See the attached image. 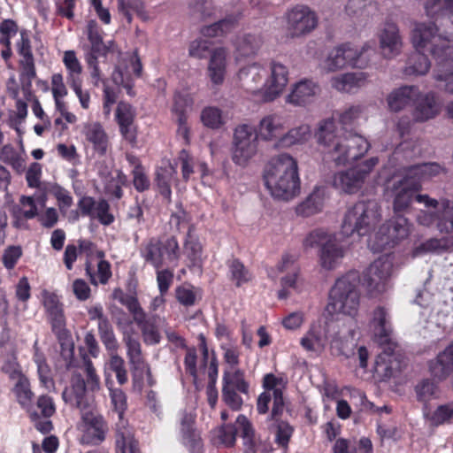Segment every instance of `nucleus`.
<instances>
[{
    "instance_id": "nucleus-46",
    "label": "nucleus",
    "mask_w": 453,
    "mask_h": 453,
    "mask_svg": "<svg viewBox=\"0 0 453 453\" xmlns=\"http://www.w3.org/2000/svg\"><path fill=\"white\" fill-rule=\"evenodd\" d=\"M87 35L91 43V50L96 53L102 51H114L115 44L112 41L108 42L106 45L103 42L99 27L96 20H89L87 24Z\"/></svg>"
},
{
    "instance_id": "nucleus-3",
    "label": "nucleus",
    "mask_w": 453,
    "mask_h": 453,
    "mask_svg": "<svg viewBox=\"0 0 453 453\" xmlns=\"http://www.w3.org/2000/svg\"><path fill=\"white\" fill-rule=\"evenodd\" d=\"M263 179L266 189L274 199L288 202L300 194L298 163L288 153L279 154L268 161Z\"/></svg>"
},
{
    "instance_id": "nucleus-62",
    "label": "nucleus",
    "mask_w": 453,
    "mask_h": 453,
    "mask_svg": "<svg viewBox=\"0 0 453 453\" xmlns=\"http://www.w3.org/2000/svg\"><path fill=\"white\" fill-rule=\"evenodd\" d=\"M176 298L180 303L189 306L201 298V290L194 286L183 284L176 289Z\"/></svg>"
},
{
    "instance_id": "nucleus-26",
    "label": "nucleus",
    "mask_w": 453,
    "mask_h": 453,
    "mask_svg": "<svg viewBox=\"0 0 453 453\" xmlns=\"http://www.w3.org/2000/svg\"><path fill=\"white\" fill-rule=\"evenodd\" d=\"M369 75L364 72H349L333 76L331 87L344 93H356L368 83Z\"/></svg>"
},
{
    "instance_id": "nucleus-19",
    "label": "nucleus",
    "mask_w": 453,
    "mask_h": 453,
    "mask_svg": "<svg viewBox=\"0 0 453 453\" xmlns=\"http://www.w3.org/2000/svg\"><path fill=\"white\" fill-rule=\"evenodd\" d=\"M315 13L306 6H296L287 13V31L292 37L310 33L317 26Z\"/></svg>"
},
{
    "instance_id": "nucleus-24",
    "label": "nucleus",
    "mask_w": 453,
    "mask_h": 453,
    "mask_svg": "<svg viewBox=\"0 0 453 453\" xmlns=\"http://www.w3.org/2000/svg\"><path fill=\"white\" fill-rule=\"evenodd\" d=\"M287 119L279 113H270L264 116L258 125L257 134L262 141L278 142L286 128Z\"/></svg>"
},
{
    "instance_id": "nucleus-13",
    "label": "nucleus",
    "mask_w": 453,
    "mask_h": 453,
    "mask_svg": "<svg viewBox=\"0 0 453 453\" xmlns=\"http://www.w3.org/2000/svg\"><path fill=\"white\" fill-rule=\"evenodd\" d=\"M395 273V256L387 253L375 259L368 267L365 280L368 291L372 294H381L390 286Z\"/></svg>"
},
{
    "instance_id": "nucleus-16",
    "label": "nucleus",
    "mask_w": 453,
    "mask_h": 453,
    "mask_svg": "<svg viewBox=\"0 0 453 453\" xmlns=\"http://www.w3.org/2000/svg\"><path fill=\"white\" fill-rule=\"evenodd\" d=\"M286 382L281 377L273 373L265 374L263 379L264 392L257 398V410L260 414H265L269 410V403L273 399L272 418H275L283 411V389Z\"/></svg>"
},
{
    "instance_id": "nucleus-12",
    "label": "nucleus",
    "mask_w": 453,
    "mask_h": 453,
    "mask_svg": "<svg viewBox=\"0 0 453 453\" xmlns=\"http://www.w3.org/2000/svg\"><path fill=\"white\" fill-rule=\"evenodd\" d=\"M410 234L408 219L396 216L388 223L383 224L379 230L369 238L368 245L374 252L391 248Z\"/></svg>"
},
{
    "instance_id": "nucleus-27",
    "label": "nucleus",
    "mask_w": 453,
    "mask_h": 453,
    "mask_svg": "<svg viewBox=\"0 0 453 453\" xmlns=\"http://www.w3.org/2000/svg\"><path fill=\"white\" fill-rule=\"evenodd\" d=\"M418 96L419 89L416 86H402L394 88L386 97L387 108L391 112H399L408 107Z\"/></svg>"
},
{
    "instance_id": "nucleus-42",
    "label": "nucleus",
    "mask_w": 453,
    "mask_h": 453,
    "mask_svg": "<svg viewBox=\"0 0 453 453\" xmlns=\"http://www.w3.org/2000/svg\"><path fill=\"white\" fill-rule=\"evenodd\" d=\"M134 320L142 332L144 342L148 344H157L160 341V334L155 317L146 318V313H134Z\"/></svg>"
},
{
    "instance_id": "nucleus-60",
    "label": "nucleus",
    "mask_w": 453,
    "mask_h": 453,
    "mask_svg": "<svg viewBox=\"0 0 453 453\" xmlns=\"http://www.w3.org/2000/svg\"><path fill=\"white\" fill-rule=\"evenodd\" d=\"M201 121L210 128L218 129L225 124L221 110L217 107H206L201 112Z\"/></svg>"
},
{
    "instance_id": "nucleus-32",
    "label": "nucleus",
    "mask_w": 453,
    "mask_h": 453,
    "mask_svg": "<svg viewBox=\"0 0 453 453\" xmlns=\"http://www.w3.org/2000/svg\"><path fill=\"white\" fill-rule=\"evenodd\" d=\"M453 49L436 59L437 66L434 78L438 88L447 93L453 94V60L450 58Z\"/></svg>"
},
{
    "instance_id": "nucleus-50",
    "label": "nucleus",
    "mask_w": 453,
    "mask_h": 453,
    "mask_svg": "<svg viewBox=\"0 0 453 453\" xmlns=\"http://www.w3.org/2000/svg\"><path fill=\"white\" fill-rule=\"evenodd\" d=\"M117 453H140L138 442L134 439L129 429L123 427L116 431Z\"/></svg>"
},
{
    "instance_id": "nucleus-52",
    "label": "nucleus",
    "mask_w": 453,
    "mask_h": 453,
    "mask_svg": "<svg viewBox=\"0 0 453 453\" xmlns=\"http://www.w3.org/2000/svg\"><path fill=\"white\" fill-rule=\"evenodd\" d=\"M228 270L230 280L236 287H241L252 280L250 270L238 259L229 261Z\"/></svg>"
},
{
    "instance_id": "nucleus-28",
    "label": "nucleus",
    "mask_w": 453,
    "mask_h": 453,
    "mask_svg": "<svg viewBox=\"0 0 453 453\" xmlns=\"http://www.w3.org/2000/svg\"><path fill=\"white\" fill-rule=\"evenodd\" d=\"M228 51L224 47H219L214 49L211 52L207 74L211 82L215 86L222 85L227 66Z\"/></svg>"
},
{
    "instance_id": "nucleus-29",
    "label": "nucleus",
    "mask_w": 453,
    "mask_h": 453,
    "mask_svg": "<svg viewBox=\"0 0 453 453\" xmlns=\"http://www.w3.org/2000/svg\"><path fill=\"white\" fill-rule=\"evenodd\" d=\"M81 134L85 140L90 143L94 150L99 155H104L109 147L110 141L103 126L96 121L87 122L82 125Z\"/></svg>"
},
{
    "instance_id": "nucleus-36",
    "label": "nucleus",
    "mask_w": 453,
    "mask_h": 453,
    "mask_svg": "<svg viewBox=\"0 0 453 453\" xmlns=\"http://www.w3.org/2000/svg\"><path fill=\"white\" fill-rule=\"evenodd\" d=\"M236 425L243 439V453H257L262 447L263 441L256 435L251 423L244 415H239L236 418Z\"/></svg>"
},
{
    "instance_id": "nucleus-61",
    "label": "nucleus",
    "mask_w": 453,
    "mask_h": 453,
    "mask_svg": "<svg viewBox=\"0 0 453 453\" xmlns=\"http://www.w3.org/2000/svg\"><path fill=\"white\" fill-rule=\"evenodd\" d=\"M434 426L453 424V403L441 404L429 417Z\"/></svg>"
},
{
    "instance_id": "nucleus-37",
    "label": "nucleus",
    "mask_w": 453,
    "mask_h": 453,
    "mask_svg": "<svg viewBox=\"0 0 453 453\" xmlns=\"http://www.w3.org/2000/svg\"><path fill=\"white\" fill-rule=\"evenodd\" d=\"M236 425L243 439V453H257L262 447L263 441L256 435L251 423L244 415H239L236 418Z\"/></svg>"
},
{
    "instance_id": "nucleus-22",
    "label": "nucleus",
    "mask_w": 453,
    "mask_h": 453,
    "mask_svg": "<svg viewBox=\"0 0 453 453\" xmlns=\"http://www.w3.org/2000/svg\"><path fill=\"white\" fill-rule=\"evenodd\" d=\"M400 179L394 183L395 196L393 201L394 211L403 212L407 211L412 202L416 200V196L419 194L417 192L418 188H414L411 180H406L407 177L399 171Z\"/></svg>"
},
{
    "instance_id": "nucleus-14",
    "label": "nucleus",
    "mask_w": 453,
    "mask_h": 453,
    "mask_svg": "<svg viewBox=\"0 0 453 453\" xmlns=\"http://www.w3.org/2000/svg\"><path fill=\"white\" fill-rule=\"evenodd\" d=\"M370 329L373 334L374 341L380 345H386L383 354H380L375 361V371L383 376L391 375V367L388 365L386 357H389L395 348L391 338V326L386 319L385 313L378 315L370 323Z\"/></svg>"
},
{
    "instance_id": "nucleus-10",
    "label": "nucleus",
    "mask_w": 453,
    "mask_h": 453,
    "mask_svg": "<svg viewBox=\"0 0 453 453\" xmlns=\"http://www.w3.org/2000/svg\"><path fill=\"white\" fill-rule=\"evenodd\" d=\"M378 164L379 158L372 157L347 170L340 171L333 177V186L342 192L355 194L363 188Z\"/></svg>"
},
{
    "instance_id": "nucleus-33",
    "label": "nucleus",
    "mask_w": 453,
    "mask_h": 453,
    "mask_svg": "<svg viewBox=\"0 0 453 453\" xmlns=\"http://www.w3.org/2000/svg\"><path fill=\"white\" fill-rule=\"evenodd\" d=\"M62 396L65 403L79 408L81 411L86 410L88 407L86 384L80 374H75L72 377L71 387L65 389Z\"/></svg>"
},
{
    "instance_id": "nucleus-48",
    "label": "nucleus",
    "mask_w": 453,
    "mask_h": 453,
    "mask_svg": "<svg viewBox=\"0 0 453 453\" xmlns=\"http://www.w3.org/2000/svg\"><path fill=\"white\" fill-rule=\"evenodd\" d=\"M12 392L17 402L21 405V407L26 409L27 411H30L34 393L30 388L29 380L26 376L19 377V379L15 380Z\"/></svg>"
},
{
    "instance_id": "nucleus-57",
    "label": "nucleus",
    "mask_w": 453,
    "mask_h": 453,
    "mask_svg": "<svg viewBox=\"0 0 453 453\" xmlns=\"http://www.w3.org/2000/svg\"><path fill=\"white\" fill-rule=\"evenodd\" d=\"M98 329L100 338L105 349L110 352L118 351L119 344L113 334L112 328L109 322L103 319L102 316H98Z\"/></svg>"
},
{
    "instance_id": "nucleus-2",
    "label": "nucleus",
    "mask_w": 453,
    "mask_h": 453,
    "mask_svg": "<svg viewBox=\"0 0 453 453\" xmlns=\"http://www.w3.org/2000/svg\"><path fill=\"white\" fill-rule=\"evenodd\" d=\"M242 88L268 102L277 98L288 82V70L280 62L273 61L266 69L260 63H251L242 67L237 73Z\"/></svg>"
},
{
    "instance_id": "nucleus-34",
    "label": "nucleus",
    "mask_w": 453,
    "mask_h": 453,
    "mask_svg": "<svg viewBox=\"0 0 453 453\" xmlns=\"http://www.w3.org/2000/svg\"><path fill=\"white\" fill-rule=\"evenodd\" d=\"M429 370L434 379L438 381L446 380L453 372V343L448 346L429 364Z\"/></svg>"
},
{
    "instance_id": "nucleus-11",
    "label": "nucleus",
    "mask_w": 453,
    "mask_h": 453,
    "mask_svg": "<svg viewBox=\"0 0 453 453\" xmlns=\"http://www.w3.org/2000/svg\"><path fill=\"white\" fill-rule=\"evenodd\" d=\"M258 135L254 127L242 124L235 127L232 142L231 157L242 167L249 165L258 152Z\"/></svg>"
},
{
    "instance_id": "nucleus-30",
    "label": "nucleus",
    "mask_w": 453,
    "mask_h": 453,
    "mask_svg": "<svg viewBox=\"0 0 453 453\" xmlns=\"http://www.w3.org/2000/svg\"><path fill=\"white\" fill-rule=\"evenodd\" d=\"M124 341L128 363L134 376L142 378L146 374L150 378V370L142 353L141 343L131 336L126 337Z\"/></svg>"
},
{
    "instance_id": "nucleus-1",
    "label": "nucleus",
    "mask_w": 453,
    "mask_h": 453,
    "mask_svg": "<svg viewBox=\"0 0 453 453\" xmlns=\"http://www.w3.org/2000/svg\"><path fill=\"white\" fill-rule=\"evenodd\" d=\"M315 137L328 158L336 165H345L360 159L371 148L366 138L356 134H347L334 119L319 121Z\"/></svg>"
},
{
    "instance_id": "nucleus-58",
    "label": "nucleus",
    "mask_w": 453,
    "mask_h": 453,
    "mask_svg": "<svg viewBox=\"0 0 453 453\" xmlns=\"http://www.w3.org/2000/svg\"><path fill=\"white\" fill-rule=\"evenodd\" d=\"M424 5L429 16L449 15L453 18V0H426Z\"/></svg>"
},
{
    "instance_id": "nucleus-35",
    "label": "nucleus",
    "mask_w": 453,
    "mask_h": 453,
    "mask_svg": "<svg viewBox=\"0 0 453 453\" xmlns=\"http://www.w3.org/2000/svg\"><path fill=\"white\" fill-rule=\"evenodd\" d=\"M115 115L121 134L125 139L133 142L135 138L134 128L133 126L134 119V111L133 107L127 103L120 102L117 106Z\"/></svg>"
},
{
    "instance_id": "nucleus-41",
    "label": "nucleus",
    "mask_w": 453,
    "mask_h": 453,
    "mask_svg": "<svg viewBox=\"0 0 453 453\" xmlns=\"http://www.w3.org/2000/svg\"><path fill=\"white\" fill-rule=\"evenodd\" d=\"M184 254L188 260L189 267L201 269L203 264V248L198 238L192 233L191 227L188 229L184 243Z\"/></svg>"
},
{
    "instance_id": "nucleus-55",
    "label": "nucleus",
    "mask_w": 453,
    "mask_h": 453,
    "mask_svg": "<svg viewBox=\"0 0 453 453\" xmlns=\"http://www.w3.org/2000/svg\"><path fill=\"white\" fill-rule=\"evenodd\" d=\"M160 252L162 254L163 265L177 264L180 257L179 243L175 237H168L161 240Z\"/></svg>"
},
{
    "instance_id": "nucleus-18",
    "label": "nucleus",
    "mask_w": 453,
    "mask_h": 453,
    "mask_svg": "<svg viewBox=\"0 0 453 453\" xmlns=\"http://www.w3.org/2000/svg\"><path fill=\"white\" fill-rule=\"evenodd\" d=\"M80 248L89 257L86 263V272L91 283L95 285L98 282L107 283L111 277V271L110 263L103 259L104 253L101 250H95L93 243L88 241H82Z\"/></svg>"
},
{
    "instance_id": "nucleus-4",
    "label": "nucleus",
    "mask_w": 453,
    "mask_h": 453,
    "mask_svg": "<svg viewBox=\"0 0 453 453\" xmlns=\"http://www.w3.org/2000/svg\"><path fill=\"white\" fill-rule=\"evenodd\" d=\"M305 250L319 247V265L327 271L335 269L345 256V247L336 234L323 228L310 232L303 241Z\"/></svg>"
},
{
    "instance_id": "nucleus-56",
    "label": "nucleus",
    "mask_w": 453,
    "mask_h": 453,
    "mask_svg": "<svg viewBox=\"0 0 453 453\" xmlns=\"http://www.w3.org/2000/svg\"><path fill=\"white\" fill-rule=\"evenodd\" d=\"M176 173L175 167L170 163L165 167H161L157 173V180L160 192L166 198L170 197V185L175 178Z\"/></svg>"
},
{
    "instance_id": "nucleus-31",
    "label": "nucleus",
    "mask_w": 453,
    "mask_h": 453,
    "mask_svg": "<svg viewBox=\"0 0 453 453\" xmlns=\"http://www.w3.org/2000/svg\"><path fill=\"white\" fill-rule=\"evenodd\" d=\"M49 193L55 196L59 211L65 215L73 203L70 192L57 183L42 181V192L37 198L42 208L46 205Z\"/></svg>"
},
{
    "instance_id": "nucleus-6",
    "label": "nucleus",
    "mask_w": 453,
    "mask_h": 453,
    "mask_svg": "<svg viewBox=\"0 0 453 453\" xmlns=\"http://www.w3.org/2000/svg\"><path fill=\"white\" fill-rule=\"evenodd\" d=\"M372 49L365 43L360 48L345 43L334 48L321 62L320 67L326 73H333L347 66L365 69L371 63Z\"/></svg>"
},
{
    "instance_id": "nucleus-9",
    "label": "nucleus",
    "mask_w": 453,
    "mask_h": 453,
    "mask_svg": "<svg viewBox=\"0 0 453 453\" xmlns=\"http://www.w3.org/2000/svg\"><path fill=\"white\" fill-rule=\"evenodd\" d=\"M412 43L416 50L428 51L435 59L453 49V40L437 34V27L433 22H420L412 32Z\"/></svg>"
},
{
    "instance_id": "nucleus-63",
    "label": "nucleus",
    "mask_w": 453,
    "mask_h": 453,
    "mask_svg": "<svg viewBox=\"0 0 453 453\" xmlns=\"http://www.w3.org/2000/svg\"><path fill=\"white\" fill-rule=\"evenodd\" d=\"M40 195L41 192H35L33 196L20 197L19 203L24 209L23 216L26 219H33L39 215V209H42L37 199Z\"/></svg>"
},
{
    "instance_id": "nucleus-44",
    "label": "nucleus",
    "mask_w": 453,
    "mask_h": 453,
    "mask_svg": "<svg viewBox=\"0 0 453 453\" xmlns=\"http://www.w3.org/2000/svg\"><path fill=\"white\" fill-rule=\"evenodd\" d=\"M194 418L191 415H185L181 420V434L183 443L188 446L191 453H200L202 443L200 438L193 430Z\"/></svg>"
},
{
    "instance_id": "nucleus-25",
    "label": "nucleus",
    "mask_w": 453,
    "mask_h": 453,
    "mask_svg": "<svg viewBox=\"0 0 453 453\" xmlns=\"http://www.w3.org/2000/svg\"><path fill=\"white\" fill-rule=\"evenodd\" d=\"M320 91L317 82L304 79L293 85L290 93L286 96V102L296 106H303L311 103Z\"/></svg>"
},
{
    "instance_id": "nucleus-20",
    "label": "nucleus",
    "mask_w": 453,
    "mask_h": 453,
    "mask_svg": "<svg viewBox=\"0 0 453 453\" xmlns=\"http://www.w3.org/2000/svg\"><path fill=\"white\" fill-rule=\"evenodd\" d=\"M415 104L411 111L414 122L423 123L435 119L441 111V104L433 92L421 94L414 100Z\"/></svg>"
},
{
    "instance_id": "nucleus-64",
    "label": "nucleus",
    "mask_w": 453,
    "mask_h": 453,
    "mask_svg": "<svg viewBox=\"0 0 453 453\" xmlns=\"http://www.w3.org/2000/svg\"><path fill=\"white\" fill-rule=\"evenodd\" d=\"M191 104L192 99L188 95L176 93L171 110L174 119L188 117V110Z\"/></svg>"
},
{
    "instance_id": "nucleus-23",
    "label": "nucleus",
    "mask_w": 453,
    "mask_h": 453,
    "mask_svg": "<svg viewBox=\"0 0 453 453\" xmlns=\"http://www.w3.org/2000/svg\"><path fill=\"white\" fill-rule=\"evenodd\" d=\"M400 172L411 180L414 188H421V182L429 180L445 173V168L438 163L429 162L420 165H414L400 169Z\"/></svg>"
},
{
    "instance_id": "nucleus-5",
    "label": "nucleus",
    "mask_w": 453,
    "mask_h": 453,
    "mask_svg": "<svg viewBox=\"0 0 453 453\" xmlns=\"http://www.w3.org/2000/svg\"><path fill=\"white\" fill-rule=\"evenodd\" d=\"M416 200L427 210L436 209L435 212L421 210L417 215V222L419 225L431 226L435 223L441 234H453V200L448 198L437 200L428 195H418Z\"/></svg>"
},
{
    "instance_id": "nucleus-8",
    "label": "nucleus",
    "mask_w": 453,
    "mask_h": 453,
    "mask_svg": "<svg viewBox=\"0 0 453 453\" xmlns=\"http://www.w3.org/2000/svg\"><path fill=\"white\" fill-rule=\"evenodd\" d=\"M380 219V208L375 201L357 203L345 213L342 230L345 235L357 233L359 235L368 234Z\"/></svg>"
},
{
    "instance_id": "nucleus-49",
    "label": "nucleus",
    "mask_w": 453,
    "mask_h": 453,
    "mask_svg": "<svg viewBox=\"0 0 453 453\" xmlns=\"http://www.w3.org/2000/svg\"><path fill=\"white\" fill-rule=\"evenodd\" d=\"M63 64L67 72V83L81 81L82 65L74 50H65L63 54Z\"/></svg>"
},
{
    "instance_id": "nucleus-15",
    "label": "nucleus",
    "mask_w": 453,
    "mask_h": 453,
    "mask_svg": "<svg viewBox=\"0 0 453 453\" xmlns=\"http://www.w3.org/2000/svg\"><path fill=\"white\" fill-rule=\"evenodd\" d=\"M81 433L80 443L82 445L98 446L106 439L109 426L104 416L97 411H81V420L78 426Z\"/></svg>"
},
{
    "instance_id": "nucleus-39",
    "label": "nucleus",
    "mask_w": 453,
    "mask_h": 453,
    "mask_svg": "<svg viewBox=\"0 0 453 453\" xmlns=\"http://www.w3.org/2000/svg\"><path fill=\"white\" fill-rule=\"evenodd\" d=\"M311 129L310 125L301 124L284 133L278 139L275 146L278 148H289L294 145L303 144L311 138Z\"/></svg>"
},
{
    "instance_id": "nucleus-53",
    "label": "nucleus",
    "mask_w": 453,
    "mask_h": 453,
    "mask_svg": "<svg viewBox=\"0 0 453 453\" xmlns=\"http://www.w3.org/2000/svg\"><path fill=\"white\" fill-rule=\"evenodd\" d=\"M0 160L10 165L18 173L25 170L26 164L22 153L16 150L11 144H6L1 149Z\"/></svg>"
},
{
    "instance_id": "nucleus-59",
    "label": "nucleus",
    "mask_w": 453,
    "mask_h": 453,
    "mask_svg": "<svg viewBox=\"0 0 453 453\" xmlns=\"http://www.w3.org/2000/svg\"><path fill=\"white\" fill-rule=\"evenodd\" d=\"M214 443L232 447L236 441V428L233 425H224L213 431Z\"/></svg>"
},
{
    "instance_id": "nucleus-51",
    "label": "nucleus",
    "mask_w": 453,
    "mask_h": 453,
    "mask_svg": "<svg viewBox=\"0 0 453 453\" xmlns=\"http://www.w3.org/2000/svg\"><path fill=\"white\" fill-rule=\"evenodd\" d=\"M426 51L416 50L409 58L408 65L405 68L407 75H424L430 69V62L425 55Z\"/></svg>"
},
{
    "instance_id": "nucleus-43",
    "label": "nucleus",
    "mask_w": 453,
    "mask_h": 453,
    "mask_svg": "<svg viewBox=\"0 0 453 453\" xmlns=\"http://www.w3.org/2000/svg\"><path fill=\"white\" fill-rule=\"evenodd\" d=\"M453 248L452 237L431 238L413 250V256L418 257L426 253H441Z\"/></svg>"
},
{
    "instance_id": "nucleus-7",
    "label": "nucleus",
    "mask_w": 453,
    "mask_h": 453,
    "mask_svg": "<svg viewBox=\"0 0 453 453\" xmlns=\"http://www.w3.org/2000/svg\"><path fill=\"white\" fill-rule=\"evenodd\" d=\"M359 279L356 273L339 278L331 288L326 311H354L360 307Z\"/></svg>"
},
{
    "instance_id": "nucleus-38",
    "label": "nucleus",
    "mask_w": 453,
    "mask_h": 453,
    "mask_svg": "<svg viewBox=\"0 0 453 453\" xmlns=\"http://www.w3.org/2000/svg\"><path fill=\"white\" fill-rule=\"evenodd\" d=\"M263 38L259 35L243 34L238 35L234 42L235 47V60L239 57H248L256 54L263 44Z\"/></svg>"
},
{
    "instance_id": "nucleus-47",
    "label": "nucleus",
    "mask_w": 453,
    "mask_h": 453,
    "mask_svg": "<svg viewBox=\"0 0 453 453\" xmlns=\"http://www.w3.org/2000/svg\"><path fill=\"white\" fill-rule=\"evenodd\" d=\"M161 240L157 238L150 239L141 248V256L145 262L150 264L155 268L159 269L163 266L162 254L160 252Z\"/></svg>"
},
{
    "instance_id": "nucleus-21",
    "label": "nucleus",
    "mask_w": 453,
    "mask_h": 453,
    "mask_svg": "<svg viewBox=\"0 0 453 453\" xmlns=\"http://www.w3.org/2000/svg\"><path fill=\"white\" fill-rule=\"evenodd\" d=\"M379 47L385 58H394L402 50L403 42L397 26L386 23L378 34Z\"/></svg>"
},
{
    "instance_id": "nucleus-17",
    "label": "nucleus",
    "mask_w": 453,
    "mask_h": 453,
    "mask_svg": "<svg viewBox=\"0 0 453 453\" xmlns=\"http://www.w3.org/2000/svg\"><path fill=\"white\" fill-rule=\"evenodd\" d=\"M16 48L19 55L20 82L27 97L31 96L32 81L36 76L35 59L31 50L29 33L27 30L19 32Z\"/></svg>"
},
{
    "instance_id": "nucleus-40",
    "label": "nucleus",
    "mask_w": 453,
    "mask_h": 453,
    "mask_svg": "<svg viewBox=\"0 0 453 453\" xmlns=\"http://www.w3.org/2000/svg\"><path fill=\"white\" fill-rule=\"evenodd\" d=\"M326 195L324 188H315L308 197L296 206V213L309 217L320 211L324 206Z\"/></svg>"
},
{
    "instance_id": "nucleus-45",
    "label": "nucleus",
    "mask_w": 453,
    "mask_h": 453,
    "mask_svg": "<svg viewBox=\"0 0 453 453\" xmlns=\"http://www.w3.org/2000/svg\"><path fill=\"white\" fill-rule=\"evenodd\" d=\"M223 388L234 389L239 393H249V383L241 369H226L223 374Z\"/></svg>"
},
{
    "instance_id": "nucleus-54",
    "label": "nucleus",
    "mask_w": 453,
    "mask_h": 453,
    "mask_svg": "<svg viewBox=\"0 0 453 453\" xmlns=\"http://www.w3.org/2000/svg\"><path fill=\"white\" fill-rule=\"evenodd\" d=\"M34 361L37 366V373L42 386L46 389L53 388L55 383L51 376V370L46 363L44 356L37 349L35 351Z\"/></svg>"
}]
</instances>
